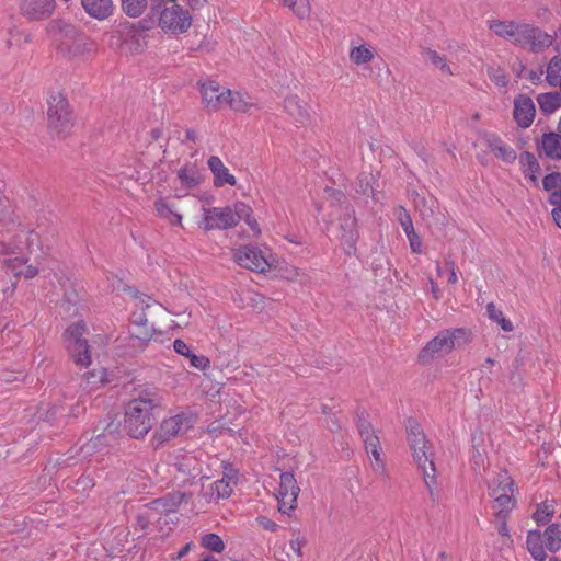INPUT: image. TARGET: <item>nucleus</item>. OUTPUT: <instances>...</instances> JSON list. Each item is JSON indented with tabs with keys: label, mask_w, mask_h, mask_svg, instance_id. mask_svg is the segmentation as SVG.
Masks as SVG:
<instances>
[{
	"label": "nucleus",
	"mask_w": 561,
	"mask_h": 561,
	"mask_svg": "<svg viewBox=\"0 0 561 561\" xmlns=\"http://www.w3.org/2000/svg\"><path fill=\"white\" fill-rule=\"evenodd\" d=\"M39 241L38 234L28 227L19 225L13 231H8L0 242V265L13 276L33 278L38 270L27 265L26 252H31L34 244Z\"/></svg>",
	"instance_id": "1"
},
{
	"label": "nucleus",
	"mask_w": 561,
	"mask_h": 561,
	"mask_svg": "<svg viewBox=\"0 0 561 561\" xmlns=\"http://www.w3.org/2000/svg\"><path fill=\"white\" fill-rule=\"evenodd\" d=\"M405 428L412 456L422 473L430 497L436 500L438 491L433 447L426 439L421 425L414 419L407 421Z\"/></svg>",
	"instance_id": "2"
},
{
	"label": "nucleus",
	"mask_w": 561,
	"mask_h": 561,
	"mask_svg": "<svg viewBox=\"0 0 561 561\" xmlns=\"http://www.w3.org/2000/svg\"><path fill=\"white\" fill-rule=\"evenodd\" d=\"M243 220L255 236L261 228L253 216V209L244 202H236L232 206L203 208V228L210 230H227Z\"/></svg>",
	"instance_id": "3"
},
{
	"label": "nucleus",
	"mask_w": 561,
	"mask_h": 561,
	"mask_svg": "<svg viewBox=\"0 0 561 561\" xmlns=\"http://www.w3.org/2000/svg\"><path fill=\"white\" fill-rule=\"evenodd\" d=\"M47 32L54 36L56 46L60 53L70 58H85L95 53V44L83 34H79L71 24L53 21Z\"/></svg>",
	"instance_id": "4"
},
{
	"label": "nucleus",
	"mask_w": 561,
	"mask_h": 561,
	"mask_svg": "<svg viewBox=\"0 0 561 561\" xmlns=\"http://www.w3.org/2000/svg\"><path fill=\"white\" fill-rule=\"evenodd\" d=\"M158 407V400L139 397L130 400L125 408L124 430L133 438L145 437L152 427V411Z\"/></svg>",
	"instance_id": "5"
},
{
	"label": "nucleus",
	"mask_w": 561,
	"mask_h": 561,
	"mask_svg": "<svg viewBox=\"0 0 561 561\" xmlns=\"http://www.w3.org/2000/svg\"><path fill=\"white\" fill-rule=\"evenodd\" d=\"M465 329H446L439 331L435 337L428 341L419 353V360L428 364L436 358H442L455 348L460 339H465Z\"/></svg>",
	"instance_id": "6"
},
{
	"label": "nucleus",
	"mask_w": 561,
	"mask_h": 561,
	"mask_svg": "<svg viewBox=\"0 0 561 561\" xmlns=\"http://www.w3.org/2000/svg\"><path fill=\"white\" fill-rule=\"evenodd\" d=\"M514 492L515 483L507 471L497 472L488 482V493L489 496L493 500V510H501V512H512L516 506Z\"/></svg>",
	"instance_id": "7"
},
{
	"label": "nucleus",
	"mask_w": 561,
	"mask_h": 561,
	"mask_svg": "<svg viewBox=\"0 0 561 561\" xmlns=\"http://www.w3.org/2000/svg\"><path fill=\"white\" fill-rule=\"evenodd\" d=\"M195 423V416L191 412H181L164 419L151 437L153 449L161 448L172 438L185 434Z\"/></svg>",
	"instance_id": "8"
},
{
	"label": "nucleus",
	"mask_w": 561,
	"mask_h": 561,
	"mask_svg": "<svg viewBox=\"0 0 561 561\" xmlns=\"http://www.w3.org/2000/svg\"><path fill=\"white\" fill-rule=\"evenodd\" d=\"M233 260L238 265L255 273L268 271L275 259L267 248L248 244L233 250Z\"/></svg>",
	"instance_id": "9"
},
{
	"label": "nucleus",
	"mask_w": 561,
	"mask_h": 561,
	"mask_svg": "<svg viewBox=\"0 0 561 561\" xmlns=\"http://www.w3.org/2000/svg\"><path fill=\"white\" fill-rule=\"evenodd\" d=\"M85 324L78 321L69 325L65 332L66 348L73 362L81 367H88L91 364V352L88 340L83 337Z\"/></svg>",
	"instance_id": "10"
},
{
	"label": "nucleus",
	"mask_w": 561,
	"mask_h": 561,
	"mask_svg": "<svg viewBox=\"0 0 561 561\" xmlns=\"http://www.w3.org/2000/svg\"><path fill=\"white\" fill-rule=\"evenodd\" d=\"M47 104L49 128L57 135L67 133L72 126V112L67 98L61 92H54Z\"/></svg>",
	"instance_id": "11"
},
{
	"label": "nucleus",
	"mask_w": 561,
	"mask_h": 561,
	"mask_svg": "<svg viewBox=\"0 0 561 561\" xmlns=\"http://www.w3.org/2000/svg\"><path fill=\"white\" fill-rule=\"evenodd\" d=\"M356 426L360 435L366 451L371 457V468L375 472L385 474L387 472L386 463L381 457V446L379 437L375 434L371 423L364 413L357 416Z\"/></svg>",
	"instance_id": "12"
},
{
	"label": "nucleus",
	"mask_w": 561,
	"mask_h": 561,
	"mask_svg": "<svg viewBox=\"0 0 561 561\" xmlns=\"http://www.w3.org/2000/svg\"><path fill=\"white\" fill-rule=\"evenodd\" d=\"M163 8L159 13V26L164 33L179 35L188 31L192 25V15L188 10L175 2Z\"/></svg>",
	"instance_id": "13"
},
{
	"label": "nucleus",
	"mask_w": 561,
	"mask_h": 561,
	"mask_svg": "<svg viewBox=\"0 0 561 561\" xmlns=\"http://www.w3.org/2000/svg\"><path fill=\"white\" fill-rule=\"evenodd\" d=\"M299 492L300 488L294 473L282 472L277 491L278 511L283 514H290L297 506Z\"/></svg>",
	"instance_id": "14"
},
{
	"label": "nucleus",
	"mask_w": 561,
	"mask_h": 561,
	"mask_svg": "<svg viewBox=\"0 0 561 561\" xmlns=\"http://www.w3.org/2000/svg\"><path fill=\"white\" fill-rule=\"evenodd\" d=\"M340 241L344 253L347 256H354L357 252V241L359 232L357 229V219L353 209L346 208L344 216L340 219Z\"/></svg>",
	"instance_id": "15"
},
{
	"label": "nucleus",
	"mask_w": 561,
	"mask_h": 561,
	"mask_svg": "<svg viewBox=\"0 0 561 561\" xmlns=\"http://www.w3.org/2000/svg\"><path fill=\"white\" fill-rule=\"evenodd\" d=\"M170 465L183 476L182 483L191 482L202 474V461L193 453L179 450L171 456Z\"/></svg>",
	"instance_id": "16"
},
{
	"label": "nucleus",
	"mask_w": 561,
	"mask_h": 561,
	"mask_svg": "<svg viewBox=\"0 0 561 561\" xmlns=\"http://www.w3.org/2000/svg\"><path fill=\"white\" fill-rule=\"evenodd\" d=\"M56 0H20L19 12L28 21H43L51 16Z\"/></svg>",
	"instance_id": "17"
},
{
	"label": "nucleus",
	"mask_w": 561,
	"mask_h": 561,
	"mask_svg": "<svg viewBox=\"0 0 561 561\" xmlns=\"http://www.w3.org/2000/svg\"><path fill=\"white\" fill-rule=\"evenodd\" d=\"M198 88L203 103L208 110L217 112L226 107V92H229V89L221 87L216 81L199 82Z\"/></svg>",
	"instance_id": "18"
},
{
	"label": "nucleus",
	"mask_w": 561,
	"mask_h": 561,
	"mask_svg": "<svg viewBox=\"0 0 561 561\" xmlns=\"http://www.w3.org/2000/svg\"><path fill=\"white\" fill-rule=\"evenodd\" d=\"M536 116V106L533 99L526 94H518L514 99L513 118L517 126L526 129L531 126Z\"/></svg>",
	"instance_id": "19"
},
{
	"label": "nucleus",
	"mask_w": 561,
	"mask_h": 561,
	"mask_svg": "<svg viewBox=\"0 0 561 561\" xmlns=\"http://www.w3.org/2000/svg\"><path fill=\"white\" fill-rule=\"evenodd\" d=\"M481 138L486 148L502 162L512 164L517 159L516 151L495 133L485 131Z\"/></svg>",
	"instance_id": "20"
},
{
	"label": "nucleus",
	"mask_w": 561,
	"mask_h": 561,
	"mask_svg": "<svg viewBox=\"0 0 561 561\" xmlns=\"http://www.w3.org/2000/svg\"><path fill=\"white\" fill-rule=\"evenodd\" d=\"M552 43L553 37L550 34L529 24H523L519 45H528L531 51L538 53L551 46Z\"/></svg>",
	"instance_id": "21"
},
{
	"label": "nucleus",
	"mask_w": 561,
	"mask_h": 561,
	"mask_svg": "<svg viewBox=\"0 0 561 561\" xmlns=\"http://www.w3.org/2000/svg\"><path fill=\"white\" fill-rule=\"evenodd\" d=\"M546 191H550L549 202L556 207L552 210V217L556 225L561 229V173L553 172L546 175L542 180Z\"/></svg>",
	"instance_id": "22"
},
{
	"label": "nucleus",
	"mask_w": 561,
	"mask_h": 561,
	"mask_svg": "<svg viewBox=\"0 0 561 561\" xmlns=\"http://www.w3.org/2000/svg\"><path fill=\"white\" fill-rule=\"evenodd\" d=\"M190 496V494L182 491L170 492L162 497L151 501L148 504V507L161 514L173 513L176 512L181 504L185 502Z\"/></svg>",
	"instance_id": "23"
},
{
	"label": "nucleus",
	"mask_w": 561,
	"mask_h": 561,
	"mask_svg": "<svg viewBox=\"0 0 561 561\" xmlns=\"http://www.w3.org/2000/svg\"><path fill=\"white\" fill-rule=\"evenodd\" d=\"M227 93L226 107L237 113H250L257 110L256 100L245 92L230 90Z\"/></svg>",
	"instance_id": "24"
},
{
	"label": "nucleus",
	"mask_w": 561,
	"mask_h": 561,
	"mask_svg": "<svg viewBox=\"0 0 561 561\" xmlns=\"http://www.w3.org/2000/svg\"><path fill=\"white\" fill-rule=\"evenodd\" d=\"M207 165L214 175V185L216 187H222L227 184L234 186L237 184L236 176L230 173L219 157L210 156L207 160Z\"/></svg>",
	"instance_id": "25"
},
{
	"label": "nucleus",
	"mask_w": 561,
	"mask_h": 561,
	"mask_svg": "<svg viewBox=\"0 0 561 561\" xmlns=\"http://www.w3.org/2000/svg\"><path fill=\"white\" fill-rule=\"evenodd\" d=\"M284 108L296 122L305 125L310 122V106L297 95L287 96L284 101Z\"/></svg>",
	"instance_id": "26"
},
{
	"label": "nucleus",
	"mask_w": 561,
	"mask_h": 561,
	"mask_svg": "<svg viewBox=\"0 0 561 561\" xmlns=\"http://www.w3.org/2000/svg\"><path fill=\"white\" fill-rule=\"evenodd\" d=\"M376 56L375 48L365 42H352L348 57L353 65L364 67L371 62Z\"/></svg>",
	"instance_id": "27"
},
{
	"label": "nucleus",
	"mask_w": 561,
	"mask_h": 561,
	"mask_svg": "<svg viewBox=\"0 0 561 561\" xmlns=\"http://www.w3.org/2000/svg\"><path fill=\"white\" fill-rule=\"evenodd\" d=\"M489 27L495 35L519 44L523 24H517L514 21L492 20L489 21Z\"/></svg>",
	"instance_id": "28"
},
{
	"label": "nucleus",
	"mask_w": 561,
	"mask_h": 561,
	"mask_svg": "<svg viewBox=\"0 0 561 561\" xmlns=\"http://www.w3.org/2000/svg\"><path fill=\"white\" fill-rule=\"evenodd\" d=\"M84 12L99 21L108 19L114 12L113 0H81Z\"/></svg>",
	"instance_id": "29"
},
{
	"label": "nucleus",
	"mask_w": 561,
	"mask_h": 561,
	"mask_svg": "<svg viewBox=\"0 0 561 561\" xmlns=\"http://www.w3.org/2000/svg\"><path fill=\"white\" fill-rule=\"evenodd\" d=\"M178 179L186 188L198 186L203 180L202 173L194 162H186L178 170Z\"/></svg>",
	"instance_id": "30"
},
{
	"label": "nucleus",
	"mask_w": 561,
	"mask_h": 561,
	"mask_svg": "<svg viewBox=\"0 0 561 561\" xmlns=\"http://www.w3.org/2000/svg\"><path fill=\"white\" fill-rule=\"evenodd\" d=\"M540 530L533 529L527 533L526 546L530 556L537 561H545L547 553L545 541Z\"/></svg>",
	"instance_id": "31"
},
{
	"label": "nucleus",
	"mask_w": 561,
	"mask_h": 561,
	"mask_svg": "<svg viewBox=\"0 0 561 561\" xmlns=\"http://www.w3.org/2000/svg\"><path fill=\"white\" fill-rule=\"evenodd\" d=\"M536 101L539 110L545 115H551L561 107V92H545L537 95Z\"/></svg>",
	"instance_id": "32"
},
{
	"label": "nucleus",
	"mask_w": 561,
	"mask_h": 561,
	"mask_svg": "<svg viewBox=\"0 0 561 561\" xmlns=\"http://www.w3.org/2000/svg\"><path fill=\"white\" fill-rule=\"evenodd\" d=\"M233 483L221 478L210 485V492L206 493L205 496L208 502H217L220 499H228L233 492Z\"/></svg>",
	"instance_id": "33"
},
{
	"label": "nucleus",
	"mask_w": 561,
	"mask_h": 561,
	"mask_svg": "<svg viewBox=\"0 0 561 561\" xmlns=\"http://www.w3.org/2000/svg\"><path fill=\"white\" fill-rule=\"evenodd\" d=\"M154 208L160 218L168 220L171 225L182 226V215L175 211L173 205L164 198L157 199Z\"/></svg>",
	"instance_id": "34"
},
{
	"label": "nucleus",
	"mask_w": 561,
	"mask_h": 561,
	"mask_svg": "<svg viewBox=\"0 0 561 561\" xmlns=\"http://www.w3.org/2000/svg\"><path fill=\"white\" fill-rule=\"evenodd\" d=\"M541 148L551 159H561V135L548 133L542 136Z\"/></svg>",
	"instance_id": "35"
},
{
	"label": "nucleus",
	"mask_w": 561,
	"mask_h": 561,
	"mask_svg": "<svg viewBox=\"0 0 561 561\" xmlns=\"http://www.w3.org/2000/svg\"><path fill=\"white\" fill-rule=\"evenodd\" d=\"M519 164H520L523 173L527 178H529V180L534 184H537V173H538L540 167H539V163H538L536 157L533 153L525 151V152L520 153V156H519Z\"/></svg>",
	"instance_id": "36"
},
{
	"label": "nucleus",
	"mask_w": 561,
	"mask_h": 561,
	"mask_svg": "<svg viewBox=\"0 0 561 561\" xmlns=\"http://www.w3.org/2000/svg\"><path fill=\"white\" fill-rule=\"evenodd\" d=\"M546 548L550 552H557L561 548V526L549 525L542 534Z\"/></svg>",
	"instance_id": "37"
},
{
	"label": "nucleus",
	"mask_w": 561,
	"mask_h": 561,
	"mask_svg": "<svg viewBox=\"0 0 561 561\" xmlns=\"http://www.w3.org/2000/svg\"><path fill=\"white\" fill-rule=\"evenodd\" d=\"M554 504L553 500H546L537 505L533 514V518L537 525H546L551 520L554 514Z\"/></svg>",
	"instance_id": "38"
},
{
	"label": "nucleus",
	"mask_w": 561,
	"mask_h": 561,
	"mask_svg": "<svg viewBox=\"0 0 561 561\" xmlns=\"http://www.w3.org/2000/svg\"><path fill=\"white\" fill-rule=\"evenodd\" d=\"M486 314L492 321L496 322L503 331L512 332L514 330L512 321L504 317L503 312L496 308L494 302L486 305Z\"/></svg>",
	"instance_id": "39"
},
{
	"label": "nucleus",
	"mask_w": 561,
	"mask_h": 561,
	"mask_svg": "<svg viewBox=\"0 0 561 561\" xmlns=\"http://www.w3.org/2000/svg\"><path fill=\"white\" fill-rule=\"evenodd\" d=\"M279 2L290 9L299 19L308 18L311 12L309 0H279Z\"/></svg>",
	"instance_id": "40"
},
{
	"label": "nucleus",
	"mask_w": 561,
	"mask_h": 561,
	"mask_svg": "<svg viewBox=\"0 0 561 561\" xmlns=\"http://www.w3.org/2000/svg\"><path fill=\"white\" fill-rule=\"evenodd\" d=\"M148 0H121L123 12L129 18L140 16L146 8Z\"/></svg>",
	"instance_id": "41"
},
{
	"label": "nucleus",
	"mask_w": 561,
	"mask_h": 561,
	"mask_svg": "<svg viewBox=\"0 0 561 561\" xmlns=\"http://www.w3.org/2000/svg\"><path fill=\"white\" fill-rule=\"evenodd\" d=\"M424 58H426L432 65L439 68L445 75H453L449 65L447 64L444 56L439 55L436 50L427 48L423 51Z\"/></svg>",
	"instance_id": "42"
},
{
	"label": "nucleus",
	"mask_w": 561,
	"mask_h": 561,
	"mask_svg": "<svg viewBox=\"0 0 561 561\" xmlns=\"http://www.w3.org/2000/svg\"><path fill=\"white\" fill-rule=\"evenodd\" d=\"M202 546L210 551L220 553L225 550V542L217 534L209 533L202 538Z\"/></svg>",
	"instance_id": "43"
},
{
	"label": "nucleus",
	"mask_w": 561,
	"mask_h": 561,
	"mask_svg": "<svg viewBox=\"0 0 561 561\" xmlns=\"http://www.w3.org/2000/svg\"><path fill=\"white\" fill-rule=\"evenodd\" d=\"M104 376H105V373L104 370H100V371H96V370H93V371H89L83 380H82V383H81V387L83 388V390L85 391H90L92 390L93 388L98 387V385H102L104 382Z\"/></svg>",
	"instance_id": "44"
},
{
	"label": "nucleus",
	"mask_w": 561,
	"mask_h": 561,
	"mask_svg": "<svg viewBox=\"0 0 561 561\" xmlns=\"http://www.w3.org/2000/svg\"><path fill=\"white\" fill-rule=\"evenodd\" d=\"M397 219L400 222V225H401V227H402V229H403L405 234L415 231L414 227H413L412 218H411L410 214L407 211L405 208L400 207L398 209V211H397Z\"/></svg>",
	"instance_id": "45"
},
{
	"label": "nucleus",
	"mask_w": 561,
	"mask_h": 561,
	"mask_svg": "<svg viewBox=\"0 0 561 561\" xmlns=\"http://www.w3.org/2000/svg\"><path fill=\"white\" fill-rule=\"evenodd\" d=\"M511 512H501V510H494L495 522L497 524V531L500 535L508 537L510 530L507 526V518Z\"/></svg>",
	"instance_id": "46"
},
{
	"label": "nucleus",
	"mask_w": 561,
	"mask_h": 561,
	"mask_svg": "<svg viewBox=\"0 0 561 561\" xmlns=\"http://www.w3.org/2000/svg\"><path fill=\"white\" fill-rule=\"evenodd\" d=\"M221 468L224 470L222 479L236 485L238 481V470L231 463L225 461H221Z\"/></svg>",
	"instance_id": "47"
},
{
	"label": "nucleus",
	"mask_w": 561,
	"mask_h": 561,
	"mask_svg": "<svg viewBox=\"0 0 561 561\" xmlns=\"http://www.w3.org/2000/svg\"><path fill=\"white\" fill-rule=\"evenodd\" d=\"M190 365L191 367L204 371L210 367V359L205 355H192Z\"/></svg>",
	"instance_id": "48"
},
{
	"label": "nucleus",
	"mask_w": 561,
	"mask_h": 561,
	"mask_svg": "<svg viewBox=\"0 0 561 561\" xmlns=\"http://www.w3.org/2000/svg\"><path fill=\"white\" fill-rule=\"evenodd\" d=\"M405 236L409 240V244H410L412 252L421 253L422 252V240H421L420 236L415 231L408 233Z\"/></svg>",
	"instance_id": "49"
},
{
	"label": "nucleus",
	"mask_w": 561,
	"mask_h": 561,
	"mask_svg": "<svg viewBox=\"0 0 561 561\" xmlns=\"http://www.w3.org/2000/svg\"><path fill=\"white\" fill-rule=\"evenodd\" d=\"M256 523L265 530L276 531L278 529V525L266 516H259Z\"/></svg>",
	"instance_id": "50"
},
{
	"label": "nucleus",
	"mask_w": 561,
	"mask_h": 561,
	"mask_svg": "<svg viewBox=\"0 0 561 561\" xmlns=\"http://www.w3.org/2000/svg\"><path fill=\"white\" fill-rule=\"evenodd\" d=\"M306 545V540L304 537H296L290 539L289 546L290 549L298 556L302 557V548Z\"/></svg>",
	"instance_id": "51"
},
{
	"label": "nucleus",
	"mask_w": 561,
	"mask_h": 561,
	"mask_svg": "<svg viewBox=\"0 0 561 561\" xmlns=\"http://www.w3.org/2000/svg\"><path fill=\"white\" fill-rule=\"evenodd\" d=\"M173 350L176 354L179 355H190V346L186 344V342H184L183 340L181 339H176L174 342H173Z\"/></svg>",
	"instance_id": "52"
},
{
	"label": "nucleus",
	"mask_w": 561,
	"mask_h": 561,
	"mask_svg": "<svg viewBox=\"0 0 561 561\" xmlns=\"http://www.w3.org/2000/svg\"><path fill=\"white\" fill-rule=\"evenodd\" d=\"M446 265L448 267L447 273V282L449 284H456L458 282V276L456 272V264L454 261H446Z\"/></svg>",
	"instance_id": "53"
},
{
	"label": "nucleus",
	"mask_w": 561,
	"mask_h": 561,
	"mask_svg": "<svg viewBox=\"0 0 561 561\" xmlns=\"http://www.w3.org/2000/svg\"><path fill=\"white\" fill-rule=\"evenodd\" d=\"M186 5L193 11L202 10L208 2V0H183Z\"/></svg>",
	"instance_id": "54"
},
{
	"label": "nucleus",
	"mask_w": 561,
	"mask_h": 561,
	"mask_svg": "<svg viewBox=\"0 0 561 561\" xmlns=\"http://www.w3.org/2000/svg\"><path fill=\"white\" fill-rule=\"evenodd\" d=\"M18 379V376L14 371H11V370H2L0 373V381L2 382H5V383H9V382H12L13 380H16Z\"/></svg>",
	"instance_id": "55"
},
{
	"label": "nucleus",
	"mask_w": 561,
	"mask_h": 561,
	"mask_svg": "<svg viewBox=\"0 0 561 561\" xmlns=\"http://www.w3.org/2000/svg\"><path fill=\"white\" fill-rule=\"evenodd\" d=\"M193 542H187L183 548H181L176 554L172 558L173 560H180L184 558L192 549Z\"/></svg>",
	"instance_id": "56"
},
{
	"label": "nucleus",
	"mask_w": 561,
	"mask_h": 561,
	"mask_svg": "<svg viewBox=\"0 0 561 561\" xmlns=\"http://www.w3.org/2000/svg\"><path fill=\"white\" fill-rule=\"evenodd\" d=\"M185 139L187 141H192V142H196L199 140V136H198V133L195 130V129H186L185 131Z\"/></svg>",
	"instance_id": "57"
},
{
	"label": "nucleus",
	"mask_w": 561,
	"mask_h": 561,
	"mask_svg": "<svg viewBox=\"0 0 561 561\" xmlns=\"http://www.w3.org/2000/svg\"><path fill=\"white\" fill-rule=\"evenodd\" d=\"M430 284H431V290H432L434 298L438 300L442 297V291H440L437 283L433 279H430Z\"/></svg>",
	"instance_id": "58"
},
{
	"label": "nucleus",
	"mask_w": 561,
	"mask_h": 561,
	"mask_svg": "<svg viewBox=\"0 0 561 561\" xmlns=\"http://www.w3.org/2000/svg\"><path fill=\"white\" fill-rule=\"evenodd\" d=\"M541 76H542V71H539V72H535V71H531L528 76V79L533 82V83H538L540 82L541 80Z\"/></svg>",
	"instance_id": "59"
},
{
	"label": "nucleus",
	"mask_w": 561,
	"mask_h": 561,
	"mask_svg": "<svg viewBox=\"0 0 561 561\" xmlns=\"http://www.w3.org/2000/svg\"><path fill=\"white\" fill-rule=\"evenodd\" d=\"M556 38L558 39V44L556 45V50L561 54V25L556 32Z\"/></svg>",
	"instance_id": "60"
},
{
	"label": "nucleus",
	"mask_w": 561,
	"mask_h": 561,
	"mask_svg": "<svg viewBox=\"0 0 561 561\" xmlns=\"http://www.w3.org/2000/svg\"><path fill=\"white\" fill-rule=\"evenodd\" d=\"M494 81L497 85H505L507 82L504 76L496 77Z\"/></svg>",
	"instance_id": "61"
},
{
	"label": "nucleus",
	"mask_w": 561,
	"mask_h": 561,
	"mask_svg": "<svg viewBox=\"0 0 561 561\" xmlns=\"http://www.w3.org/2000/svg\"><path fill=\"white\" fill-rule=\"evenodd\" d=\"M332 195L336 198V201H341L342 198H344L343 193L339 191H332Z\"/></svg>",
	"instance_id": "62"
},
{
	"label": "nucleus",
	"mask_w": 561,
	"mask_h": 561,
	"mask_svg": "<svg viewBox=\"0 0 561 561\" xmlns=\"http://www.w3.org/2000/svg\"><path fill=\"white\" fill-rule=\"evenodd\" d=\"M436 272L438 276H443V267L439 262H436Z\"/></svg>",
	"instance_id": "63"
},
{
	"label": "nucleus",
	"mask_w": 561,
	"mask_h": 561,
	"mask_svg": "<svg viewBox=\"0 0 561 561\" xmlns=\"http://www.w3.org/2000/svg\"><path fill=\"white\" fill-rule=\"evenodd\" d=\"M201 561H216V559L213 556H207L203 558Z\"/></svg>",
	"instance_id": "64"
}]
</instances>
